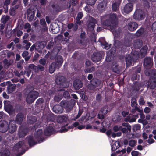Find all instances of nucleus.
I'll list each match as a JSON object with an SVG mask.
<instances>
[{
    "label": "nucleus",
    "instance_id": "1",
    "mask_svg": "<svg viewBox=\"0 0 156 156\" xmlns=\"http://www.w3.org/2000/svg\"><path fill=\"white\" fill-rule=\"evenodd\" d=\"M117 20L116 15L115 13L106 15L101 17L102 24L105 26H110L111 31L115 39L120 37V32L116 30L117 25Z\"/></svg>",
    "mask_w": 156,
    "mask_h": 156
},
{
    "label": "nucleus",
    "instance_id": "2",
    "mask_svg": "<svg viewBox=\"0 0 156 156\" xmlns=\"http://www.w3.org/2000/svg\"><path fill=\"white\" fill-rule=\"evenodd\" d=\"M75 103V101L73 99H71L70 101H62L61 104L62 106L59 105H56L53 108V111L56 114H60L63 111L62 107H63L66 110L67 112H70L73 107V105Z\"/></svg>",
    "mask_w": 156,
    "mask_h": 156
},
{
    "label": "nucleus",
    "instance_id": "3",
    "mask_svg": "<svg viewBox=\"0 0 156 156\" xmlns=\"http://www.w3.org/2000/svg\"><path fill=\"white\" fill-rule=\"evenodd\" d=\"M30 146H31L36 145L38 143H41L44 141L45 139L43 137L42 130H37L33 136H28L27 138Z\"/></svg>",
    "mask_w": 156,
    "mask_h": 156
},
{
    "label": "nucleus",
    "instance_id": "4",
    "mask_svg": "<svg viewBox=\"0 0 156 156\" xmlns=\"http://www.w3.org/2000/svg\"><path fill=\"white\" fill-rule=\"evenodd\" d=\"M135 54L132 53L131 55H128L126 58V62L127 66L132 65L133 63L136 62L138 59L139 55L138 53L136 52Z\"/></svg>",
    "mask_w": 156,
    "mask_h": 156
},
{
    "label": "nucleus",
    "instance_id": "5",
    "mask_svg": "<svg viewBox=\"0 0 156 156\" xmlns=\"http://www.w3.org/2000/svg\"><path fill=\"white\" fill-rule=\"evenodd\" d=\"M151 77L150 78L148 84V87L151 89H154L156 86V70L152 72Z\"/></svg>",
    "mask_w": 156,
    "mask_h": 156
},
{
    "label": "nucleus",
    "instance_id": "6",
    "mask_svg": "<svg viewBox=\"0 0 156 156\" xmlns=\"http://www.w3.org/2000/svg\"><path fill=\"white\" fill-rule=\"evenodd\" d=\"M38 96V92L36 91H31L27 94L26 99L27 103H31L34 102Z\"/></svg>",
    "mask_w": 156,
    "mask_h": 156
},
{
    "label": "nucleus",
    "instance_id": "7",
    "mask_svg": "<svg viewBox=\"0 0 156 156\" xmlns=\"http://www.w3.org/2000/svg\"><path fill=\"white\" fill-rule=\"evenodd\" d=\"M111 109L110 106L108 105H105L102 107L100 111L98 117L99 119H103L104 118V115L107 114L110 112Z\"/></svg>",
    "mask_w": 156,
    "mask_h": 156
},
{
    "label": "nucleus",
    "instance_id": "8",
    "mask_svg": "<svg viewBox=\"0 0 156 156\" xmlns=\"http://www.w3.org/2000/svg\"><path fill=\"white\" fill-rule=\"evenodd\" d=\"M145 17L144 12L140 9H137L134 14L133 17L136 20H143Z\"/></svg>",
    "mask_w": 156,
    "mask_h": 156
},
{
    "label": "nucleus",
    "instance_id": "9",
    "mask_svg": "<svg viewBox=\"0 0 156 156\" xmlns=\"http://www.w3.org/2000/svg\"><path fill=\"white\" fill-rule=\"evenodd\" d=\"M9 102V101H4L5 109L10 115H13L15 113V110L12 106L8 103Z\"/></svg>",
    "mask_w": 156,
    "mask_h": 156
},
{
    "label": "nucleus",
    "instance_id": "10",
    "mask_svg": "<svg viewBox=\"0 0 156 156\" xmlns=\"http://www.w3.org/2000/svg\"><path fill=\"white\" fill-rule=\"evenodd\" d=\"M57 122L60 123H67L69 121L68 116L67 115H59L56 118Z\"/></svg>",
    "mask_w": 156,
    "mask_h": 156
},
{
    "label": "nucleus",
    "instance_id": "11",
    "mask_svg": "<svg viewBox=\"0 0 156 156\" xmlns=\"http://www.w3.org/2000/svg\"><path fill=\"white\" fill-rule=\"evenodd\" d=\"M27 143H25L24 141L19 142L16 144L13 147V149L17 152L20 151L26 147Z\"/></svg>",
    "mask_w": 156,
    "mask_h": 156
},
{
    "label": "nucleus",
    "instance_id": "12",
    "mask_svg": "<svg viewBox=\"0 0 156 156\" xmlns=\"http://www.w3.org/2000/svg\"><path fill=\"white\" fill-rule=\"evenodd\" d=\"M153 64V60L152 58L150 57H147L144 59L143 65L145 68H151Z\"/></svg>",
    "mask_w": 156,
    "mask_h": 156
},
{
    "label": "nucleus",
    "instance_id": "13",
    "mask_svg": "<svg viewBox=\"0 0 156 156\" xmlns=\"http://www.w3.org/2000/svg\"><path fill=\"white\" fill-rule=\"evenodd\" d=\"M101 58V55L99 52H94L91 56V59L94 62L100 61Z\"/></svg>",
    "mask_w": 156,
    "mask_h": 156
},
{
    "label": "nucleus",
    "instance_id": "14",
    "mask_svg": "<svg viewBox=\"0 0 156 156\" xmlns=\"http://www.w3.org/2000/svg\"><path fill=\"white\" fill-rule=\"evenodd\" d=\"M14 120H11L9 122V125H8L9 132L11 133H13L16 129V126Z\"/></svg>",
    "mask_w": 156,
    "mask_h": 156
},
{
    "label": "nucleus",
    "instance_id": "15",
    "mask_svg": "<svg viewBox=\"0 0 156 156\" xmlns=\"http://www.w3.org/2000/svg\"><path fill=\"white\" fill-rule=\"evenodd\" d=\"M28 129L23 126H20L19 128L18 135L20 138L24 137L27 133Z\"/></svg>",
    "mask_w": 156,
    "mask_h": 156
},
{
    "label": "nucleus",
    "instance_id": "16",
    "mask_svg": "<svg viewBox=\"0 0 156 156\" xmlns=\"http://www.w3.org/2000/svg\"><path fill=\"white\" fill-rule=\"evenodd\" d=\"M50 30L53 34H56L59 32V28L58 24L55 23L50 24Z\"/></svg>",
    "mask_w": 156,
    "mask_h": 156
},
{
    "label": "nucleus",
    "instance_id": "17",
    "mask_svg": "<svg viewBox=\"0 0 156 156\" xmlns=\"http://www.w3.org/2000/svg\"><path fill=\"white\" fill-rule=\"evenodd\" d=\"M8 129V123L6 121L0 122V132L2 133L6 132Z\"/></svg>",
    "mask_w": 156,
    "mask_h": 156
},
{
    "label": "nucleus",
    "instance_id": "18",
    "mask_svg": "<svg viewBox=\"0 0 156 156\" xmlns=\"http://www.w3.org/2000/svg\"><path fill=\"white\" fill-rule=\"evenodd\" d=\"M107 4L106 0H103L98 5V9L100 12H102L105 8Z\"/></svg>",
    "mask_w": 156,
    "mask_h": 156
},
{
    "label": "nucleus",
    "instance_id": "19",
    "mask_svg": "<svg viewBox=\"0 0 156 156\" xmlns=\"http://www.w3.org/2000/svg\"><path fill=\"white\" fill-rule=\"evenodd\" d=\"M138 117V115H131L130 114L128 115L125 119V122H128L130 123L135 122L136 119Z\"/></svg>",
    "mask_w": 156,
    "mask_h": 156
},
{
    "label": "nucleus",
    "instance_id": "20",
    "mask_svg": "<svg viewBox=\"0 0 156 156\" xmlns=\"http://www.w3.org/2000/svg\"><path fill=\"white\" fill-rule=\"evenodd\" d=\"M133 5L131 3L126 4L124 7L123 11H122L123 14H126L131 12L132 10Z\"/></svg>",
    "mask_w": 156,
    "mask_h": 156
},
{
    "label": "nucleus",
    "instance_id": "21",
    "mask_svg": "<svg viewBox=\"0 0 156 156\" xmlns=\"http://www.w3.org/2000/svg\"><path fill=\"white\" fill-rule=\"evenodd\" d=\"M98 41L99 42H100L101 45L104 46V48L105 49L108 50L110 48L111 44L108 43L105 41V38H99Z\"/></svg>",
    "mask_w": 156,
    "mask_h": 156
},
{
    "label": "nucleus",
    "instance_id": "22",
    "mask_svg": "<svg viewBox=\"0 0 156 156\" xmlns=\"http://www.w3.org/2000/svg\"><path fill=\"white\" fill-rule=\"evenodd\" d=\"M114 49H111L107 53L106 61L108 62H110L112 59L113 54L115 52Z\"/></svg>",
    "mask_w": 156,
    "mask_h": 156
},
{
    "label": "nucleus",
    "instance_id": "23",
    "mask_svg": "<svg viewBox=\"0 0 156 156\" xmlns=\"http://www.w3.org/2000/svg\"><path fill=\"white\" fill-rule=\"evenodd\" d=\"M55 132V130L51 126H47L44 130V134L46 136H50Z\"/></svg>",
    "mask_w": 156,
    "mask_h": 156
},
{
    "label": "nucleus",
    "instance_id": "24",
    "mask_svg": "<svg viewBox=\"0 0 156 156\" xmlns=\"http://www.w3.org/2000/svg\"><path fill=\"white\" fill-rule=\"evenodd\" d=\"M138 25L135 22H132L129 23L127 27L128 30L130 31H133L135 30L137 27Z\"/></svg>",
    "mask_w": 156,
    "mask_h": 156
},
{
    "label": "nucleus",
    "instance_id": "25",
    "mask_svg": "<svg viewBox=\"0 0 156 156\" xmlns=\"http://www.w3.org/2000/svg\"><path fill=\"white\" fill-rule=\"evenodd\" d=\"M95 25V20L92 17H90L89 20V23L88 24L87 27L90 30L92 31L94 29Z\"/></svg>",
    "mask_w": 156,
    "mask_h": 156
},
{
    "label": "nucleus",
    "instance_id": "26",
    "mask_svg": "<svg viewBox=\"0 0 156 156\" xmlns=\"http://www.w3.org/2000/svg\"><path fill=\"white\" fill-rule=\"evenodd\" d=\"M23 115L22 113H19L16 115L15 120V122L18 124H20L23 120Z\"/></svg>",
    "mask_w": 156,
    "mask_h": 156
},
{
    "label": "nucleus",
    "instance_id": "27",
    "mask_svg": "<svg viewBox=\"0 0 156 156\" xmlns=\"http://www.w3.org/2000/svg\"><path fill=\"white\" fill-rule=\"evenodd\" d=\"M142 44V41L141 40L137 39L134 41L133 46L134 48L137 49L141 47Z\"/></svg>",
    "mask_w": 156,
    "mask_h": 156
},
{
    "label": "nucleus",
    "instance_id": "28",
    "mask_svg": "<svg viewBox=\"0 0 156 156\" xmlns=\"http://www.w3.org/2000/svg\"><path fill=\"white\" fill-rule=\"evenodd\" d=\"M112 69L113 72L117 73H119L121 70V68L118 67V65L115 63L112 66Z\"/></svg>",
    "mask_w": 156,
    "mask_h": 156
},
{
    "label": "nucleus",
    "instance_id": "29",
    "mask_svg": "<svg viewBox=\"0 0 156 156\" xmlns=\"http://www.w3.org/2000/svg\"><path fill=\"white\" fill-rule=\"evenodd\" d=\"M133 36V34L131 33H128L127 34V37H129V38L128 39H126V38H125V42L126 43H128V44H126V46L130 47L131 45V41L132 39Z\"/></svg>",
    "mask_w": 156,
    "mask_h": 156
},
{
    "label": "nucleus",
    "instance_id": "30",
    "mask_svg": "<svg viewBox=\"0 0 156 156\" xmlns=\"http://www.w3.org/2000/svg\"><path fill=\"white\" fill-rule=\"evenodd\" d=\"M73 86L76 89H79L82 87L83 84L80 80H76L74 82Z\"/></svg>",
    "mask_w": 156,
    "mask_h": 156
},
{
    "label": "nucleus",
    "instance_id": "31",
    "mask_svg": "<svg viewBox=\"0 0 156 156\" xmlns=\"http://www.w3.org/2000/svg\"><path fill=\"white\" fill-rule=\"evenodd\" d=\"M63 59L62 57L60 55H57L55 59V62L58 67L61 66L63 63Z\"/></svg>",
    "mask_w": 156,
    "mask_h": 156
},
{
    "label": "nucleus",
    "instance_id": "32",
    "mask_svg": "<svg viewBox=\"0 0 156 156\" xmlns=\"http://www.w3.org/2000/svg\"><path fill=\"white\" fill-rule=\"evenodd\" d=\"M55 81L57 84L62 85L65 81V78L64 77L62 76H58L56 78Z\"/></svg>",
    "mask_w": 156,
    "mask_h": 156
},
{
    "label": "nucleus",
    "instance_id": "33",
    "mask_svg": "<svg viewBox=\"0 0 156 156\" xmlns=\"http://www.w3.org/2000/svg\"><path fill=\"white\" fill-rule=\"evenodd\" d=\"M121 0H118L117 2H115L112 4V9L114 11L118 12L119 9V6Z\"/></svg>",
    "mask_w": 156,
    "mask_h": 156
},
{
    "label": "nucleus",
    "instance_id": "34",
    "mask_svg": "<svg viewBox=\"0 0 156 156\" xmlns=\"http://www.w3.org/2000/svg\"><path fill=\"white\" fill-rule=\"evenodd\" d=\"M58 66L55 62H52L49 66V72L50 73L52 74L55 71V68Z\"/></svg>",
    "mask_w": 156,
    "mask_h": 156
},
{
    "label": "nucleus",
    "instance_id": "35",
    "mask_svg": "<svg viewBox=\"0 0 156 156\" xmlns=\"http://www.w3.org/2000/svg\"><path fill=\"white\" fill-rule=\"evenodd\" d=\"M147 47L146 46H145L142 47V49L140 51V54L142 57H143L146 54Z\"/></svg>",
    "mask_w": 156,
    "mask_h": 156
},
{
    "label": "nucleus",
    "instance_id": "36",
    "mask_svg": "<svg viewBox=\"0 0 156 156\" xmlns=\"http://www.w3.org/2000/svg\"><path fill=\"white\" fill-rule=\"evenodd\" d=\"M120 143L119 141H117L115 142L112 145H111V149L112 151H115L119 147L121 146Z\"/></svg>",
    "mask_w": 156,
    "mask_h": 156
},
{
    "label": "nucleus",
    "instance_id": "37",
    "mask_svg": "<svg viewBox=\"0 0 156 156\" xmlns=\"http://www.w3.org/2000/svg\"><path fill=\"white\" fill-rule=\"evenodd\" d=\"M98 80H93L91 81V85H90V87H91L93 89L95 88V86H97L99 85L98 82Z\"/></svg>",
    "mask_w": 156,
    "mask_h": 156
},
{
    "label": "nucleus",
    "instance_id": "38",
    "mask_svg": "<svg viewBox=\"0 0 156 156\" xmlns=\"http://www.w3.org/2000/svg\"><path fill=\"white\" fill-rule=\"evenodd\" d=\"M144 31V28L141 27L139 29L135 34V35L137 37L140 36L143 34Z\"/></svg>",
    "mask_w": 156,
    "mask_h": 156
},
{
    "label": "nucleus",
    "instance_id": "39",
    "mask_svg": "<svg viewBox=\"0 0 156 156\" xmlns=\"http://www.w3.org/2000/svg\"><path fill=\"white\" fill-rule=\"evenodd\" d=\"M9 17L7 15H3L1 19V21L4 24H5L9 20Z\"/></svg>",
    "mask_w": 156,
    "mask_h": 156
},
{
    "label": "nucleus",
    "instance_id": "40",
    "mask_svg": "<svg viewBox=\"0 0 156 156\" xmlns=\"http://www.w3.org/2000/svg\"><path fill=\"white\" fill-rule=\"evenodd\" d=\"M136 140L132 139L129 141L128 145L131 147H133L136 145Z\"/></svg>",
    "mask_w": 156,
    "mask_h": 156
},
{
    "label": "nucleus",
    "instance_id": "41",
    "mask_svg": "<svg viewBox=\"0 0 156 156\" xmlns=\"http://www.w3.org/2000/svg\"><path fill=\"white\" fill-rule=\"evenodd\" d=\"M52 7L53 9V11L54 12H59L60 10V7L57 5H52Z\"/></svg>",
    "mask_w": 156,
    "mask_h": 156
},
{
    "label": "nucleus",
    "instance_id": "42",
    "mask_svg": "<svg viewBox=\"0 0 156 156\" xmlns=\"http://www.w3.org/2000/svg\"><path fill=\"white\" fill-rule=\"evenodd\" d=\"M137 101L135 98L132 97L131 99V105L132 107H137Z\"/></svg>",
    "mask_w": 156,
    "mask_h": 156
},
{
    "label": "nucleus",
    "instance_id": "43",
    "mask_svg": "<svg viewBox=\"0 0 156 156\" xmlns=\"http://www.w3.org/2000/svg\"><path fill=\"white\" fill-rule=\"evenodd\" d=\"M40 23L41 25L44 26V31H46L47 30V28L46 27V23L45 20L44 19H41L40 20Z\"/></svg>",
    "mask_w": 156,
    "mask_h": 156
},
{
    "label": "nucleus",
    "instance_id": "44",
    "mask_svg": "<svg viewBox=\"0 0 156 156\" xmlns=\"http://www.w3.org/2000/svg\"><path fill=\"white\" fill-rule=\"evenodd\" d=\"M148 68H146V70L145 71V73L146 76H149L150 78L151 77V76L152 74V72L154 70H156L155 69H153L152 70H149L148 69Z\"/></svg>",
    "mask_w": 156,
    "mask_h": 156
},
{
    "label": "nucleus",
    "instance_id": "45",
    "mask_svg": "<svg viewBox=\"0 0 156 156\" xmlns=\"http://www.w3.org/2000/svg\"><path fill=\"white\" fill-rule=\"evenodd\" d=\"M10 154L9 151L6 150L3 152H0V156H9Z\"/></svg>",
    "mask_w": 156,
    "mask_h": 156
},
{
    "label": "nucleus",
    "instance_id": "46",
    "mask_svg": "<svg viewBox=\"0 0 156 156\" xmlns=\"http://www.w3.org/2000/svg\"><path fill=\"white\" fill-rule=\"evenodd\" d=\"M95 68L94 66H92L91 68H86L85 70V72L86 73H91L93 71H95Z\"/></svg>",
    "mask_w": 156,
    "mask_h": 156
},
{
    "label": "nucleus",
    "instance_id": "47",
    "mask_svg": "<svg viewBox=\"0 0 156 156\" xmlns=\"http://www.w3.org/2000/svg\"><path fill=\"white\" fill-rule=\"evenodd\" d=\"M15 86H9L7 89L8 93L9 94L12 93L15 90Z\"/></svg>",
    "mask_w": 156,
    "mask_h": 156
},
{
    "label": "nucleus",
    "instance_id": "48",
    "mask_svg": "<svg viewBox=\"0 0 156 156\" xmlns=\"http://www.w3.org/2000/svg\"><path fill=\"white\" fill-rule=\"evenodd\" d=\"M62 95H58V96H55L54 98V99L55 101L58 102L62 98Z\"/></svg>",
    "mask_w": 156,
    "mask_h": 156
},
{
    "label": "nucleus",
    "instance_id": "49",
    "mask_svg": "<svg viewBox=\"0 0 156 156\" xmlns=\"http://www.w3.org/2000/svg\"><path fill=\"white\" fill-rule=\"evenodd\" d=\"M122 125L124 126H126L127 128L128 129L129 131H130L131 130V126L127 122H124L122 123Z\"/></svg>",
    "mask_w": 156,
    "mask_h": 156
},
{
    "label": "nucleus",
    "instance_id": "50",
    "mask_svg": "<svg viewBox=\"0 0 156 156\" xmlns=\"http://www.w3.org/2000/svg\"><path fill=\"white\" fill-rule=\"evenodd\" d=\"M138 101L140 105H144L145 103L143 97L142 96H141L140 97V98L139 100Z\"/></svg>",
    "mask_w": 156,
    "mask_h": 156
},
{
    "label": "nucleus",
    "instance_id": "51",
    "mask_svg": "<svg viewBox=\"0 0 156 156\" xmlns=\"http://www.w3.org/2000/svg\"><path fill=\"white\" fill-rule=\"evenodd\" d=\"M96 1V0H87V3L89 5H92L95 4Z\"/></svg>",
    "mask_w": 156,
    "mask_h": 156
},
{
    "label": "nucleus",
    "instance_id": "52",
    "mask_svg": "<svg viewBox=\"0 0 156 156\" xmlns=\"http://www.w3.org/2000/svg\"><path fill=\"white\" fill-rule=\"evenodd\" d=\"M140 128V126L139 124H137L134 125L133 127V129L134 131H137L139 130Z\"/></svg>",
    "mask_w": 156,
    "mask_h": 156
},
{
    "label": "nucleus",
    "instance_id": "53",
    "mask_svg": "<svg viewBox=\"0 0 156 156\" xmlns=\"http://www.w3.org/2000/svg\"><path fill=\"white\" fill-rule=\"evenodd\" d=\"M83 16L82 12H79L77 14V16L76 18V20H80L82 19Z\"/></svg>",
    "mask_w": 156,
    "mask_h": 156
},
{
    "label": "nucleus",
    "instance_id": "54",
    "mask_svg": "<svg viewBox=\"0 0 156 156\" xmlns=\"http://www.w3.org/2000/svg\"><path fill=\"white\" fill-rule=\"evenodd\" d=\"M63 96L65 98H69L70 96L69 92L66 90L64 91L63 93Z\"/></svg>",
    "mask_w": 156,
    "mask_h": 156
},
{
    "label": "nucleus",
    "instance_id": "55",
    "mask_svg": "<svg viewBox=\"0 0 156 156\" xmlns=\"http://www.w3.org/2000/svg\"><path fill=\"white\" fill-rule=\"evenodd\" d=\"M116 119H115L114 118H113V120H115V122H117L121 121L122 119V116L120 115H118L116 116Z\"/></svg>",
    "mask_w": 156,
    "mask_h": 156
},
{
    "label": "nucleus",
    "instance_id": "56",
    "mask_svg": "<svg viewBox=\"0 0 156 156\" xmlns=\"http://www.w3.org/2000/svg\"><path fill=\"white\" fill-rule=\"evenodd\" d=\"M122 128L121 126H118L117 125L113 127V130L115 132H117L121 130Z\"/></svg>",
    "mask_w": 156,
    "mask_h": 156
},
{
    "label": "nucleus",
    "instance_id": "57",
    "mask_svg": "<svg viewBox=\"0 0 156 156\" xmlns=\"http://www.w3.org/2000/svg\"><path fill=\"white\" fill-rule=\"evenodd\" d=\"M39 62L40 64L43 66H44L46 63V61L45 59L42 58L39 60Z\"/></svg>",
    "mask_w": 156,
    "mask_h": 156
},
{
    "label": "nucleus",
    "instance_id": "58",
    "mask_svg": "<svg viewBox=\"0 0 156 156\" xmlns=\"http://www.w3.org/2000/svg\"><path fill=\"white\" fill-rule=\"evenodd\" d=\"M36 46L38 47V48L41 49L42 48V43L40 42H37L36 43Z\"/></svg>",
    "mask_w": 156,
    "mask_h": 156
},
{
    "label": "nucleus",
    "instance_id": "59",
    "mask_svg": "<svg viewBox=\"0 0 156 156\" xmlns=\"http://www.w3.org/2000/svg\"><path fill=\"white\" fill-rule=\"evenodd\" d=\"M15 9L13 8L12 7L10 10V15L11 16H13L15 13Z\"/></svg>",
    "mask_w": 156,
    "mask_h": 156
},
{
    "label": "nucleus",
    "instance_id": "60",
    "mask_svg": "<svg viewBox=\"0 0 156 156\" xmlns=\"http://www.w3.org/2000/svg\"><path fill=\"white\" fill-rule=\"evenodd\" d=\"M28 54L29 53L27 51H25L22 53V55L23 58H24L27 56L28 55Z\"/></svg>",
    "mask_w": 156,
    "mask_h": 156
},
{
    "label": "nucleus",
    "instance_id": "61",
    "mask_svg": "<svg viewBox=\"0 0 156 156\" xmlns=\"http://www.w3.org/2000/svg\"><path fill=\"white\" fill-rule=\"evenodd\" d=\"M68 129L66 127L62 128L60 130V132L63 133L67 132L68 130Z\"/></svg>",
    "mask_w": 156,
    "mask_h": 156
},
{
    "label": "nucleus",
    "instance_id": "62",
    "mask_svg": "<svg viewBox=\"0 0 156 156\" xmlns=\"http://www.w3.org/2000/svg\"><path fill=\"white\" fill-rule=\"evenodd\" d=\"M151 111V109L148 107H146L144 109V112L145 113H149Z\"/></svg>",
    "mask_w": 156,
    "mask_h": 156
},
{
    "label": "nucleus",
    "instance_id": "63",
    "mask_svg": "<svg viewBox=\"0 0 156 156\" xmlns=\"http://www.w3.org/2000/svg\"><path fill=\"white\" fill-rule=\"evenodd\" d=\"M138 154V152L136 151H133L131 152V154L132 156H137Z\"/></svg>",
    "mask_w": 156,
    "mask_h": 156
},
{
    "label": "nucleus",
    "instance_id": "64",
    "mask_svg": "<svg viewBox=\"0 0 156 156\" xmlns=\"http://www.w3.org/2000/svg\"><path fill=\"white\" fill-rule=\"evenodd\" d=\"M121 130L122 132L123 133H126L128 132V130L127 128H122H122L121 129Z\"/></svg>",
    "mask_w": 156,
    "mask_h": 156
}]
</instances>
